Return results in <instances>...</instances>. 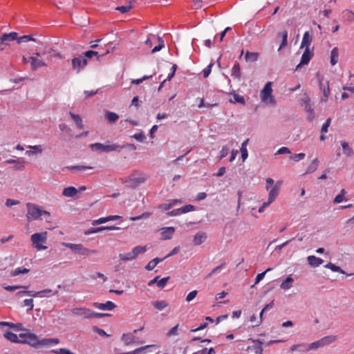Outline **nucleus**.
Returning a JSON list of instances; mask_svg holds the SVG:
<instances>
[{
  "label": "nucleus",
  "instance_id": "1",
  "mask_svg": "<svg viewBox=\"0 0 354 354\" xmlns=\"http://www.w3.org/2000/svg\"><path fill=\"white\" fill-rule=\"evenodd\" d=\"M147 178V175L145 173L134 170L130 175L121 178L120 180L127 187L136 189L139 185L144 183Z\"/></svg>",
  "mask_w": 354,
  "mask_h": 354
},
{
  "label": "nucleus",
  "instance_id": "2",
  "mask_svg": "<svg viewBox=\"0 0 354 354\" xmlns=\"http://www.w3.org/2000/svg\"><path fill=\"white\" fill-rule=\"evenodd\" d=\"M266 189L269 192L268 201L272 203L279 194L282 181L279 180L274 184V181L272 178H268L266 180Z\"/></svg>",
  "mask_w": 354,
  "mask_h": 354
},
{
  "label": "nucleus",
  "instance_id": "3",
  "mask_svg": "<svg viewBox=\"0 0 354 354\" xmlns=\"http://www.w3.org/2000/svg\"><path fill=\"white\" fill-rule=\"evenodd\" d=\"M27 207V220L28 221H31L33 220H37L41 218V216H50V213L46 210L41 209L37 205L28 203L26 204Z\"/></svg>",
  "mask_w": 354,
  "mask_h": 354
},
{
  "label": "nucleus",
  "instance_id": "4",
  "mask_svg": "<svg viewBox=\"0 0 354 354\" xmlns=\"http://www.w3.org/2000/svg\"><path fill=\"white\" fill-rule=\"evenodd\" d=\"M125 146H120L117 143H113L110 141H107L104 144L96 142L90 145V148L92 151L106 153L120 151Z\"/></svg>",
  "mask_w": 354,
  "mask_h": 354
},
{
  "label": "nucleus",
  "instance_id": "5",
  "mask_svg": "<svg viewBox=\"0 0 354 354\" xmlns=\"http://www.w3.org/2000/svg\"><path fill=\"white\" fill-rule=\"evenodd\" d=\"M337 339V336L336 335H328L324 337L317 341L308 344L307 345V348L304 351L307 352L311 350H317L319 348H322L335 342Z\"/></svg>",
  "mask_w": 354,
  "mask_h": 354
},
{
  "label": "nucleus",
  "instance_id": "6",
  "mask_svg": "<svg viewBox=\"0 0 354 354\" xmlns=\"http://www.w3.org/2000/svg\"><path fill=\"white\" fill-rule=\"evenodd\" d=\"M147 251V246L138 245L134 247L130 252L121 253L119 259L122 261H130L136 259L139 254H144Z\"/></svg>",
  "mask_w": 354,
  "mask_h": 354
},
{
  "label": "nucleus",
  "instance_id": "7",
  "mask_svg": "<svg viewBox=\"0 0 354 354\" xmlns=\"http://www.w3.org/2000/svg\"><path fill=\"white\" fill-rule=\"evenodd\" d=\"M272 83L268 82L266 84L260 93V97L262 102H264L266 104L275 105L276 100L274 96L272 95Z\"/></svg>",
  "mask_w": 354,
  "mask_h": 354
},
{
  "label": "nucleus",
  "instance_id": "8",
  "mask_svg": "<svg viewBox=\"0 0 354 354\" xmlns=\"http://www.w3.org/2000/svg\"><path fill=\"white\" fill-rule=\"evenodd\" d=\"M47 232L40 233H35L31 236V241L34 247L38 250H45L46 246L42 245L41 243H46L47 239Z\"/></svg>",
  "mask_w": 354,
  "mask_h": 354
},
{
  "label": "nucleus",
  "instance_id": "9",
  "mask_svg": "<svg viewBox=\"0 0 354 354\" xmlns=\"http://www.w3.org/2000/svg\"><path fill=\"white\" fill-rule=\"evenodd\" d=\"M65 246L71 249L73 252L80 255L89 256L97 252L95 250H89L84 248L82 244H74L71 243H64Z\"/></svg>",
  "mask_w": 354,
  "mask_h": 354
},
{
  "label": "nucleus",
  "instance_id": "10",
  "mask_svg": "<svg viewBox=\"0 0 354 354\" xmlns=\"http://www.w3.org/2000/svg\"><path fill=\"white\" fill-rule=\"evenodd\" d=\"M319 88L323 93V96L321 98V101L323 102H326L328 98V96L330 93V87H329V81L326 80L324 77H319Z\"/></svg>",
  "mask_w": 354,
  "mask_h": 354
},
{
  "label": "nucleus",
  "instance_id": "11",
  "mask_svg": "<svg viewBox=\"0 0 354 354\" xmlns=\"http://www.w3.org/2000/svg\"><path fill=\"white\" fill-rule=\"evenodd\" d=\"M73 315L80 317L82 319H92V315H95L94 311L85 308H74L71 310Z\"/></svg>",
  "mask_w": 354,
  "mask_h": 354
},
{
  "label": "nucleus",
  "instance_id": "12",
  "mask_svg": "<svg viewBox=\"0 0 354 354\" xmlns=\"http://www.w3.org/2000/svg\"><path fill=\"white\" fill-rule=\"evenodd\" d=\"M20 337H26V339L24 341V343H26L35 348H38V338L37 336L33 333H25L20 334Z\"/></svg>",
  "mask_w": 354,
  "mask_h": 354
},
{
  "label": "nucleus",
  "instance_id": "13",
  "mask_svg": "<svg viewBox=\"0 0 354 354\" xmlns=\"http://www.w3.org/2000/svg\"><path fill=\"white\" fill-rule=\"evenodd\" d=\"M72 64L74 69L79 73L81 69L84 68L87 64V60L82 57H75L72 59Z\"/></svg>",
  "mask_w": 354,
  "mask_h": 354
},
{
  "label": "nucleus",
  "instance_id": "14",
  "mask_svg": "<svg viewBox=\"0 0 354 354\" xmlns=\"http://www.w3.org/2000/svg\"><path fill=\"white\" fill-rule=\"evenodd\" d=\"M313 53L310 49H305L301 59L300 63L296 66V70H299L303 65L308 64L313 57Z\"/></svg>",
  "mask_w": 354,
  "mask_h": 354
},
{
  "label": "nucleus",
  "instance_id": "15",
  "mask_svg": "<svg viewBox=\"0 0 354 354\" xmlns=\"http://www.w3.org/2000/svg\"><path fill=\"white\" fill-rule=\"evenodd\" d=\"M17 33L12 32L8 34H3L0 38V41L2 44L8 45L10 41L17 40Z\"/></svg>",
  "mask_w": 354,
  "mask_h": 354
},
{
  "label": "nucleus",
  "instance_id": "16",
  "mask_svg": "<svg viewBox=\"0 0 354 354\" xmlns=\"http://www.w3.org/2000/svg\"><path fill=\"white\" fill-rule=\"evenodd\" d=\"M93 306L102 310H111L116 307L115 304L110 301H108L104 304L95 302L93 304Z\"/></svg>",
  "mask_w": 354,
  "mask_h": 354
},
{
  "label": "nucleus",
  "instance_id": "17",
  "mask_svg": "<svg viewBox=\"0 0 354 354\" xmlns=\"http://www.w3.org/2000/svg\"><path fill=\"white\" fill-rule=\"evenodd\" d=\"M175 232L174 227H166L161 229V236L162 240L171 239Z\"/></svg>",
  "mask_w": 354,
  "mask_h": 354
},
{
  "label": "nucleus",
  "instance_id": "18",
  "mask_svg": "<svg viewBox=\"0 0 354 354\" xmlns=\"http://www.w3.org/2000/svg\"><path fill=\"white\" fill-rule=\"evenodd\" d=\"M30 59L31 69L32 71H36L41 67L46 66V64L44 61L38 59L37 57L30 56Z\"/></svg>",
  "mask_w": 354,
  "mask_h": 354
},
{
  "label": "nucleus",
  "instance_id": "19",
  "mask_svg": "<svg viewBox=\"0 0 354 354\" xmlns=\"http://www.w3.org/2000/svg\"><path fill=\"white\" fill-rule=\"evenodd\" d=\"M28 149H30L31 150H27L26 151V154L28 156L41 154L43 152L44 148L42 145H29L27 147Z\"/></svg>",
  "mask_w": 354,
  "mask_h": 354
},
{
  "label": "nucleus",
  "instance_id": "20",
  "mask_svg": "<svg viewBox=\"0 0 354 354\" xmlns=\"http://www.w3.org/2000/svg\"><path fill=\"white\" fill-rule=\"evenodd\" d=\"M207 239V234L204 232H199L195 234L193 239L194 245H199L204 243Z\"/></svg>",
  "mask_w": 354,
  "mask_h": 354
},
{
  "label": "nucleus",
  "instance_id": "21",
  "mask_svg": "<svg viewBox=\"0 0 354 354\" xmlns=\"http://www.w3.org/2000/svg\"><path fill=\"white\" fill-rule=\"evenodd\" d=\"M307 260H308L309 265L314 268L318 267L319 265H321L324 262V261L322 259L317 257L314 255L308 257Z\"/></svg>",
  "mask_w": 354,
  "mask_h": 354
},
{
  "label": "nucleus",
  "instance_id": "22",
  "mask_svg": "<svg viewBox=\"0 0 354 354\" xmlns=\"http://www.w3.org/2000/svg\"><path fill=\"white\" fill-rule=\"evenodd\" d=\"M59 339L56 338H45L42 339H38V347L39 346H49L52 344H57Z\"/></svg>",
  "mask_w": 354,
  "mask_h": 354
},
{
  "label": "nucleus",
  "instance_id": "23",
  "mask_svg": "<svg viewBox=\"0 0 354 354\" xmlns=\"http://www.w3.org/2000/svg\"><path fill=\"white\" fill-rule=\"evenodd\" d=\"M312 41V39L308 32H306L304 35L301 48H305V49H310V46Z\"/></svg>",
  "mask_w": 354,
  "mask_h": 354
},
{
  "label": "nucleus",
  "instance_id": "24",
  "mask_svg": "<svg viewBox=\"0 0 354 354\" xmlns=\"http://www.w3.org/2000/svg\"><path fill=\"white\" fill-rule=\"evenodd\" d=\"M78 193L77 189L74 187H68L63 189L62 194L66 197H74Z\"/></svg>",
  "mask_w": 354,
  "mask_h": 354
},
{
  "label": "nucleus",
  "instance_id": "25",
  "mask_svg": "<svg viewBox=\"0 0 354 354\" xmlns=\"http://www.w3.org/2000/svg\"><path fill=\"white\" fill-rule=\"evenodd\" d=\"M294 279L291 277H288L285 280L282 281L280 285V287L283 290H288L292 286Z\"/></svg>",
  "mask_w": 354,
  "mask_h": 354
},
{
  "label": "nucleus",
  "instance_id": "26",
  "mask_svg": "<svg viewBox=\"0 0 354 354\" xmlns=\"http://www.w3.org/2000/svg\"><path fill=\"white\" fill-rule=\"evenodd\" d=\"M231 75L237 80H241V67L239 64H236L234 65V66L232 68V73Z\"/></svg>",
  "mask_w": 354,
  "mask_h": 354
},
{
  "label": "nucleus",
  "instance_id": "27",
  "mask_svg": "<svg viewBox=\"0 0 354 354\" xmlns=\"http://www.w3.org/2000/svg\"><path fill=\"white\" fill-rule=\"evenodd\" d=\"M339 53L338 48L335 47L332 49L330 53V64L332 66L335 65L338 62Z\"/></svg>",
  "mask_w": 354,
  "mask_h": 354
},
{
  "label": "nucleus",
  "instance_id": "28",
  "mask_svg": "<svg viewBox=\"0 0 354 354\" xmlns=\"http://www.w3.org/2000/svg\"><path fill=\"white\" fill-rule=\"evenodd\" d=\"M69 115H71L72 119L74 120L77 127L79 129H82L84 126H83V122H82L81 117L79 115L75 114L72 112H69Z\"/></svg>",
  "mask_w": 354,
  "mask_h": 354
},
{
  "label": "nucleus",
  "instance_id": "29",
  "mask_svg": "<svg viewBox=\"0 0 354 354\" xmlns=\"http://www.w3.org/2000/svg\"><path fill=\"white\" fill-rule=\"evenodd\" d=\"M151 304L159 310H162L169 306V304L165 300L153 301Z\"/></svg>",
  "mask_w": 354,
  "mask_h": 354
},
{
  "label": "nucleus",
  "instance_id": "30",
  "mask_svg": "<svg viewBox=\"0 0 354 354\" xmlns=\"http://www.w3.org/2000/svg\"><path fill=\"white\" fill-rule=\"evenodd\" d=\"M259 57V53L254 52L247 51L245 55L247 62H254Z\"/></svg>",
  "mask_w": 354,
  "mask_h": 354
},
{
  "label": "nucleus",
  "instance_id": "31",
  "mask_svg": "<svg viewBox=\"0 0 354 354\" xmlns=\"http://www.w3.org/2000/svg\"><path fill=\"white\" fill-rule=\"evenodd\" d=\"M248 142H249V139L248 138L245 140H244L241 145V158H242L243 160H245L248 156V150H247V145L248 144Z\"/></svg>",
  "mask_w": 354,
  "mask_h": 354
},
{
  "label": "nucleus",
  "instance_id": "32",
  "mask_svg": "<svg viewBox=\"0 0 354 354\" xmlns=\"http://www.w3.org/2000/svg\"><path fill=\"white\" fill-rule=\"evenodd\" d=\"M105 118L109 122L113 123L118 120L119 116L115 113L107 111L105 112Z\"/></svg>",
  "mask_w": 354,
  "mask_h": 354
},
{
  "label": "nucleus",
  "instance_id": "33",
  "mask_svg": "<svg viewBox=\"0 0 354 354\" xmlns=\"http://www.w3.org/2000/svg\"><path fill=\"white\" fill-rule=\"evenodd\" d=\"M319 161L317 158L314 159L310 165L308 166L306 170V174H311L317 170L318 165H319Z\"/></svg>",
  "mask_w": 354,
  "mask_h": 354
},
{
  "label": "nucleus",
  "instance_id": "34",
  "mask_svg": "<svg viewBox=\"0 0 354 354\" xmlns=\"http://www.w3.org/2000/svg\"><path fill=\"white\" fill-rule=\"evenodd\" d=\"M29 272V269L25 268H17L10 272V275L12 277L17 276L20 274H27Z\"/></svg>",
  "mask_w": 354,
  "mask_h": 354
},
{
  "label": "nucleus",
  "instance_id": "35",
  "mask_svg": "<svg viewBox=\"0 0 354 354\" xmlns=\"http://www.w3.org/2000/svg\"><path fill=\"white\" fill-rule=\"evenodd\" d=\"M122 339L127 346L134 343V336L131 334H123Z\"/></svg>",
  "mask_w": 354,
  "mask_h": 354
},
{
  "label": "nucleus",
  "instance_id": "36",
  "mask_svg": "<svg viewBox=\"0 0 354 354\" xmlns=\"http://www.w3.org/2000/svg\"><path fill=\"white\" fill-rule=\"evenodd\" d=\"M4 337L12 342H20V341L18 339L17 335L11 331L6 332Z\"/></svg>",
  "mask_w": 354,
  "mask_h": 354
},
{
  "label": "nucleus",
  "instance_id": "37",
  "mask_svg": "<svg viewBox=\"0 0 354 354\" xmlns=\"http://www.w3.org/2000/svg\"><path fill=\"white\" fill-rule=\"evenodd\" d=\"M57 293V291L53 292L51 289L49 288L37 292V295H39V297H50L51 295H55Z\"/></svg>",
  "mask_w": 354,
  "mask_h": 354
},
{
  "label": "nucleus",
  "instance_id": "38",
  "mask_svg": "<svg viewBox=\"0 0 354 354\" xmlns=\"http://www.w3.org/2000/svg\"><path fill=\"white\" fill-rule=\"evenodd\" d=\"M341 145H342V147L343 148L344 153L347 156H351L353 155V149L348 146V142H346L345 141H342L341 142Z\"/></svg>",
  "mask_w": 354,
  "mask_h": 354
},
{
  "label": "nucleus",
  "instance_id": "39",
  "mask_svg": "<svg viewBox=\"0 0 354 354\" xmlns=\"http://www.w3.org/2000/svg\"><path fill=\"white\" fill-rule=\"evenodd\" d=\"M325 268H328L333 272H337L344 274V271L340 267H339L332 263H327L325 266Z\"/></svg>",
  "mask_w": 354,
  "mask_h": 354
},
{
  "label": "nucleus",
  "instance_id": "40",
  "mask_svg": "<svg viewBox=\"0 0 354 354\" xmlns=\"http://www.w3.org/2000/svg\"><path fill=\"white\" fill-rule=\"evenodd\" d=\"M279 35H281L282 41L279 48V50H280L282 48L285 47L287 45L288 42V32L286 30L283 31L282 32H279Z\"/></svg>",
  "mask_w": 354,
  "mask_h": 354
},
{
  "label": "nucleus",
  "instance_id": "41",
  "mask_svg": "<svg viewBox=\"0 0 354 354\" xmlns=\"http://www.w3.org/2000/svg\"><path fill=\"white\" fill-rule=\"evenodd\" d=\"M118 229H119L118 227H115L114 225L98 227H95V233H97V232H102L103 230H118Z\"/></svg>",
  "mask_w": 354,
  "mask_h": 354
},
{
  "label": "nucleus",
  "instance_id": "42",
  "mask_svg": "<svg viewBox=\"0 0 354 354\" xmlns=\"http://www.w3.org/2000/svg\"><path fill=\"white\" fill-rule=\"evenodd\" d=\"M178 324H176L175 326L172 327L167 333V337H173L178 335Z\"/></svg>",
  "mask_w": 354,
  "mask_h": 354
},
{
  "label": "nucleus",
  "instance_id": "43",
  "mask_svg": "<svg viewBox=\"0 0 354 354\" xmlns=\"http://www.w3.org/2000/svg\"><path fill=\"white\" fill-rule=\"evenodd\" d=\"M181 214H185L189 212H192L195 210V207L192 205H186L180 208Z\"/></svg>",
  "mask_w": 354,
  "mask_h": 354
},
{
  "label": "nucleus",
  "instance_id": "44",
  "mask_svg": "<svg viewBox=\"0 0 354 354\" xmlns=\"http://www.w3.org/2000/svg\"><path fill=\"white\" fill-rule=\"evenodd\" d=\"M29 41H35V39L30 35H24L22 37H18L17 39V42L19 44L28 42Z\"/></svg>",
  "mask_w": 354,
  "mask_h": 354
},
{
  "label": "nucleus",
  "instance_id": "45",
  "mask_svg": "<svg viewBox=\"0 0 354 354\" xmlns=\"http://www.w3.org/2000/svg\"><path fill=\"white\" fill-rule=\"evenodd\" d=\"M109 221V218H108V216L106 217H102V218H100L98 219H96V220H93L92 221V225H100V224H102V223H106Z\"/></svg>",
  "mask_w": 354,
  "mask_h": 354
},
{
  "label": "nucleus",
  "instance_id": "46",
  "mask_svg": "<svg viewBox=\"0 0 354 354\" xmlns=\"http://www.w3.org/2000/svg\"><path fill=\"white\" fill-rule=\"evenodd\" d=\"M270 270H272V268H268L266 271L258 274L256 277L255 284H257L258 283H259L264 278L266 274L268 272H270Z\"/></svg>",
  "mask_w": 354,
  "mask_h": 354
},
{
  "label": "nucleus",
  "instance_id": "47",
  "mask_svg": "<svg viewBox=\"0 0 354 354\" xmlns=\"http://www.w3.org/2000/svg\"><path fill=\"white\" fill-rule=\"evenodd\" d=\"M230 151V147L228 145L223 146L221 152H220V159H223V158L226 157Z\"/></svg>",
  "mask_w": 354,
  "mask_h": 354
},
{
  "label": "nucleus",
  "instance_id": "48",
  "mask_svg": "<svg viewBox=\"0 0 354 354\" xmlns=\"http://www.w3.org/2000/svg\"><path fill=\"white\" fill-rule=\"evenodd\" d=\"M306 156V154L304 153H299L297 154H294L291 156V159L294 160L295 162H298L302 159H304Z\"/></svg>",
  "mask_w": 354,
  "mask_h": 354
},
{
  "label": "nucleus",
  "instance_id": "49",
  "mask_svg": "<svg viewBox=\"0 0 354 354\" xmlns=\"http://www.w3.org/2000/svg\"><path fill=\"white\" fill-rule=\"evenodd\" d=\"M330 122H331V118H328L322 127V129H321L322 133H325L328 131V128L330 126Z\"/></svg>",
  "mask_w": 354,
  "mask_h": 354
},
{
  "label": "nucleus",
  "instance_id": "50",
  "mask_svg": "<svg viewBox=\"0 0 354 354\" xmlns=\"http://www.w3.org/2000/svg\"><path fill=\"white\" fill-rule=\"evenodd\" d=\"M289 153H290V150L286 147H282L277 150L275 155L289 154Z\"/></svg>",
  "mask_w": 354,
  "mask_h": 354
},
{
  "label": "nucleus",
  "instance_id": "51",
  "mask_svg": "<svg viewBox=\"0 0 354 354\" xmlns=\"http://www.w3.org/2000/svg\"><path fill=\"white\" fill-rule=\"evenodd\" d=\"M213 66V64H209L205 68L203 69V73L205 78L207 77L212 71V67Z\"/></svg>",
  "mask_w": 354,
  "mask_h": 354
},
{
  "label": "nucleus",
  "instance_id": "52",
  "mask_svg": "<svg viewBox=\"0 0 354 354\" xmlns=\"http://www.w3.org/2000/svg\"><path fill=\"white\" fill-rule=\"evenodd\" d=\"M304 109L306 112H308L309 113V116H308L309 120H312L314 118V112H313V108L311 107V105L307 104Z\"/></svg>",
  "mask_w": 354,
  "mask_h": 354
},
{
  "label": "nucleus",
  "instance_id": "53",
  "mask_svg": "<svg viewBox=\"0 0 354 354\" xmlns=\"http://www.w3.org/2000/svg\"><path fill=\"white\" fill-rule=\"evenodd\" d=\"M151 77H152V75H149V76L148 75H145L142 78L133 80L131 81V84H139L142 83L144 80L149 79Z\"/></svg>",
  "mask_w": 354,
  "mask_h": 354
},
{
  "label": "nucleus",
  "instance_id": "54",
  "mask_svg": "<svg viewBox=\"0 0 354 354\" xmlns=\"http://www.w3.org/2000/svg\"><path fill=\"white\" fill-rule=\"evenodd\" d=\"M197 293V290H193L190 292L186 297V301L187 302H190L191 301H192L196 297Z\"/></svg>",
  "mask_w": 354,
  "mask_h": 354
},
{
  "label": "nucleus",
  "instance_id": "55",
  "mask_svg": "<svg viewBox=\"0 0 354 354\" xmlns=\"http://www.w3.org/2000/svg\"><path fill=\"white\" fill-rule=\"evenodd\" d=\"M93 167L89 166L76 165L70 167L71 169H76L79 171H84L86 169H91Z\"/></svg>",
  "mask_w": 354,
  "mask_h": 354
},
{
  "label": "nucleus",
  "instance_id": "56",
  "mask_svg": "<svg viewBox=\"0 0 354 354\" xmlns=\"http://www.w3.org/2000/svg\"><path fill=\"white\" fill-rule=\"evenodd\" d=\"M55 354H75L67 348H60L59 350L53 351Z\"/></svg>",
  "mask_w": 354,
  "mask_h": 354
},
{
  "label": "nucleus",
  "instance_id": "57",
  "mask_svg": "<svg viewBox=\"0 0 354 354\" xmlns=\"http://www.w3.org/2000/svg\"><path fill=\"white\" fill-rule=\"evenodd\" d=\"M169 280V277H164L160 280L157 281V286L158 288H162L166 285L167 282Z\"/></svg>",
  "mask_w": 354,
  "mask_h": 354
},
{
  "label": "nucleus",
  "instance_id": "58",
  "mask_svg": "<svg viewBox=\"0 0 354 354\" xmlns=\"http://www.w3.org/2000/svg\"><path fill=\"white\" fill-rule=\"evenodd\" d=\"M24 306L29 307V310H31L33 308V299H26L24 301Z\"/></svg>",
  "mask_w": 354,
  "mask_h": 354
},
{
  "label": "nucleus",
  "instance_id": "59",
  "mask_svg": "<svg viewBox=\"0 0 354 354\" xmlns=\"http://www.w3.org/2000/svg\"><path fill=\"white\" fill-rule=\"evenodd\" d=\"M131 9V6H122L116 8V10H119L122 13H125Z\"/></svg>",
  "mask_w": 354,
  "mask_h": 354
},
{
  "label": "nucleus",
  "instance_id": "60",
  "mask_svg": "<svg viewBox=\"0 0 354 354\" xmlns=\"http://www.w3.org/2000/svg\"><path fill=\"white\" fill-rule=\"evenodd\" d=\"M171 207H173L171 205V203H162V204H160L158 207L159 209H162V211H167L169 209H171Z\"/></svg>",
  "mask_w": 354,
  "mask_h": 354
},
{
  "label": "nucleus",
  "instance_id": "61",
  "mask_svg": "<svg viewBox=\"0 0 354 354\" xmlns=\"http://www.w3.org/2000/svg\"><path fill=\"white\" fill-rule=\"evenodd\" d=\"M19 203V201L13 200L11 198H8L6 202V205L8 207H11L12 205H15Z\"/></svg>",
  "mask_w": 354,
  "mask_h": 354
},
{
  "label": "nucleus",
  "instance_id": "62",
  "mask_svg": "<svg viewBox=\"0 0 354 354\" xmlns=\"http://www.w3.org/2000/svg\"><path fill=\"white\" fill-rule=\"evenodd\" d=\"M98 55H99V52L94 51V50H88V51L85 52V53H84L85 57H86L88 58H91L93 56Z\"/></svg>",
  "mask_w": 354,
  "mask_h": 354
},
{
  "label": "nucleus",
  "instance_id": "63",
  "mask_svg": "<svg viewBox=\"0 0 354 354\" xmlns=\"http://www.w3.org/2000/svg\"><path fill=\"white\" fill-rule=\"evenodd\" d=\"M132 137L140 142L143 141L145 138V136L142 133H136Z\"/></svg>",
  "mask_w": 354,
  "mask_h": 354
},
{
  "label": "nucleus",
  "instance_id": "64",
  "mask_svg": "<svg viewBox=\"0 0 354 354\" xmlns=\"http://www.w3.org/2000/svg\"><path fill=\"white\" fill-rule=\"evenodd\" d=\"M252 348L254 351L255 354H262L263 353V348L260 345H254Z\"/></svg>",
  "mask_w": 354,
  "mask_h": 354
}]
</instances>
